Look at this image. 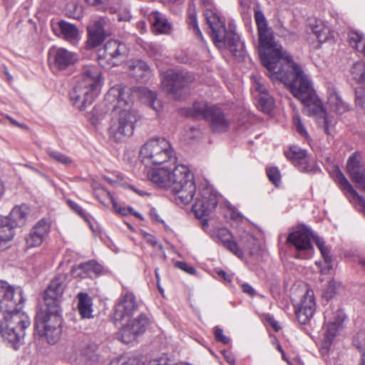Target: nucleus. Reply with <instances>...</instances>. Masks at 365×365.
I'll return each mask as SVG.
<instances>
[{
	"mask_svg": "<svg viewBox=\"0 0 365 365\" xmlns=\"http://www.w3.org/2000/svg\"><path fill=\"white\" fill-rule=\"evenodd\" d=\"M255 20L259 36V55L268 71V76L272 81L283 83L294 98L305 106V111L316 116L317 124L324 133L331 135L336 121L324 109L310 78L274 41L272 31L259 9H255Z\"/></svg>",
	"mask_w": 365,
	"mask_h": 365,
	"instance_id": "1",
	"label": "nucleus"
},
{
	"mask_svg": "<svg viewBox=\"0 0 365 365\" xmlns=\"http://www.w3.org/2000/svg\"><path fill=\"white\" fill-rule=\"evenodd\" d=\"M146 165H165L148 171V179L160 188L170 190L183 204L193 199L195 185L193 175L184 165H176L177 156L170 143L164 138H150L140 151Z\"/></svg>",
	"mask_w": 365,
	"mask_h": 365,
	"instance_id": "2",
	"label": "nucleus"
},
{
	"mask_svg": "<svg viewBox=\"0 0 365 365\" xmlns=\"http://www.w3.org/2000/svg\"><path fill=\"white\" fill-rule=\"evenodd\" d=\"M24 300L21 290L0 281V334L15 350L24 344L25 330L30 325L29 317L21 312Z\"/></svg>",
	"mask_w": 365,
	"mask_h": 365,
	"instance_id": "3",
	"label": "nucleus"
},
{
	"mask_svg": "<svg viewBox=\"0 0 365 365\" xmlns=\"http://www.w3.org/2000/svg\"><path fill=\"white\" fill-rule=\"evenodd\" d=\"M65 281L63 275H58L50 282L43 296L46 309L36 315V328L43 329V334L51 344L57 342L61 333V303L66 287Z\"/></svg>",
	"mask_w": 365,
	"mask_h": 365,
	"instance_id": "4",
	"label": "nucleus"
},
{
	"mask_svg": "<svg viewBox=\"0 0 365 365\" xmlns=\"http://www.w3.org/2000/svg\"><path fill=\"white\" fill-rule=\"evenodd\" d=\"M102 73L96 65L84 66L71 100L78 110H84L98 95L102 86Z\"/></svg>",
	"mask_w": 365,
	"mask_h": 365,
	"instance_id": "5",
	"label": "nucleus"
},
{
	"mask_svg": "<svg viewBox=\"0 0 365 365\" xmlns=\"http://www.w3.org/2000/svg\"><path fill=\"white\" fill-rule=\"evenodd\" d=\"M204 15L216 46L227 47L235 58L242 60L245 54V45L239 35L231 29L227 31L225 23L212 10L206 9Z\"/></svg>",
	"mask_w": 365,
	"mask_h": 365,
	"instance_id": "6",
	"label": "nucleus"
},
{
	"mask_svg": "<svg viewBox=\"0 0 365 365\" xmlns=\"http://www.w3.org/2000/svg\"><path fill=\"white\" fill-rule=\"evenodd\" d=\"M311 238L313 239L320 250L328 268H331V258L329 248L325 246L324 240L319 236L314 235L307 226L299 225L296 230L288 235L287 242L293 245L298 251V253L295 255L296 258L306 259L310 257V253L313 249L311 245Z\"/></svg>",
	"mask_w": 365,
	"mask_h": 365,
	"instance_id": "7",
	"label": "nucleus"
},
{
	"mask_svg": "<svg viewBox=\"0 0 365 365\" xmlns=\"http://www.w3.org/2000/svg\"><path fill=\"white\" fill-rule=\"evenodd\" d=\"M140 115L135 108L113 110L109 132L116 142L123 141L133 134Z\"/></svg>",
	"mask_w": 365,
	"mask_h": 365,
	"instance_id": "8",
	"label": "nucleus"
},
{
	"mask_svg": "<svg viewBox=\"0 0 365 365\" xmlns=\"http://www.w3.org/2000/svg\"><path fill=\"white\" fill-rule=\"evenodd\" d=\"M199 193L200 197L196 199L192 205V211L196 217L200 220L202 227L206 230L208 227L207 217L216 208L219 195L217 191L207 184L202 185Z\"/></svg>",
	"mask_w": 365,
	"mask_h": 365,
	"instance_id": "9",
	"label": "nucleus"
},
{
	"mask_svg": "<svg viewBox=\"0 0 365 365\" xmlns=\"http://www.w3.org/2000/svg\"><path fill=\"white\" fill-rule=\"evenodd\" d=\"M192 112L194 117L206 120L215 133H225L230 128V120L218 108L197 102L193 104Z\"/></svg>",
	"mask_w": 365,
	"mask_h": 365,
	"instance_id": "10",
	"label": "nucleus"
},
{
	"mask_svg": "<svg viewBox=\"0 0 365 365\" xmlns=\"http://www.w3.org/2000/svg\"><path fill=\"white\" fill-rule=\"evenodd\" d=\"M193 81L194 78L187 72L169 70L163 74L162 88L168 95L178 99Z\"/></svg>",
	"mask_w": 365,
	"mask_h": 365,
	"instance_id": "11",
	"label": "nucleus"
},
{
	"mask_svg": "<svg viewBox=\"0 0 365 365\" xmlns=\"http://www.w3.org/2000/svg\"><path fill=\"white\" fill-rule=\"evenodd\" d=\"M128 53L127 46L117 40L108 41L101 51L98 63L102 67H113L124 61Z\"/></svg>",
	"mask_w": 365,
	"mask_h": 365,
	"instance_id": "12",
	"label": "nucleus"
},
{
	"mask_svg": "<svg viewBox=\"0 0 365 365\" xmlns=\"http://www.w3.org/2000/svg\"><path fill=\"white\" fill-rule=\"evenodd\" d=\"M344 319L345 315L341 310L334 312L332 309H327L324 312V338L322 344L323 349H329L334 337L343 329Z\"/></svg>",
	"mask_w": 365,
	"mask_h": 365,
	"instance_id": "13",
	"label": "nucleus"
},
{
	"mask_svg": "<svg viewBox=\"0 0 365 365\" xmlns=\"http://www.w3.org/2000/svg\"><path fill=\"white\" fill-rule=\"evenodd\" d=\"M135 91V87H127L121 84L115 85L108 91L105 101L113 105V110L133 108Z\"/></svg>",
	"mask_w": 365,
	"mask_h": 365,
	"instance_id": "14",
	"label": "nucleus"
},
{
	"mask_svg": "<svg viewBox=\"0 0 365 365\" xmlns=\"http://www.w3.org/2000/svg\"><path fill=\"white\" fill-rule=\"evenodd\" d=\"M127 323L123 326L119 337L125 344L130 342L136 336L143 334L149 324V319L145 314H139L136 318L126 319Z\"/></svg>",
	"mask_w": 365,
	"mask_h": 365,
	"instance_id": "15",
	"label": "nucleus"
},
{
	"mask_svg": "<svg viewBox=\"0 0 365 365\" xmlns=\"http://www.w3.org/2000/svg\"><path fill=\"white\" fill-rule=\"evenodd\" d=\"M138 303L133 293L126 290L115 306L114 318L117 321H124L131 318L138 310Z\"/></svg>",
	"mask_w": 365,
	"mask_h": 365,
	"instance_id": "16",
	"label": "nucleus"
},
{
	"mask_svg": "<svg viewBox=\"0 0 365 365\" xmlns=\"http://www.w3.org/2000/svg\"><path fill=\"white\" fill-rule=\"evenodd\" d=\"M77 61V56L63 48L52 47L48 51V63L51 68L65 70L73 65Z\"/></svg>",
	"mask_w": 365,
	"mask_h": 365,
	"instance_id": "17",
	"label": "nucleus"
},
{
	"mask_svg": "<svg viewBox=\"0 0 365 365\" xmlns=\"http://www.w3.org/2000/svg\"><path fill=\"white\" fill-rule=\"evenodd\" d=\"M316 310V302L314 291L307 289L302 297L299 303L295 305V314L299 322L307 324L313 317Z\"/></svg>",
	"mask_w": 365,
	"mask_h": 365,
	"instance_id": "18",
	"label": "nucleus"
},
{
	"mask_svg": "<svg viewBox=\"0 0 365 365\" xmlns=\"http://www.w3.org/2000/svg\"><path fill=\"white\" fill-rule=\"evenodd\" d=\"M51 230L49 222L41 219L36 222L25 238L27 247L32 248L40 246L47 237Z\"/></svg>",
	"mask_w": 365,
	"mask_h": 365,
	"instance_id": "19",
	"label": "nucleus"
},
{
	"mask_svg": "<svg viewBox=\"0 0 365 365\" xmlns=\"http://www.w3.org/2000/svg\"><path fill=\"white\" fill-rule=\"evenodd\" d=\"M287 159L291 160L302 172H310L314 167V163H310L309 157L305 150L297 146H291L284 152Z\"/></svg>",
	"mask_w": 365,
	"mask_h": 365,
	"instance_id": "20",
	"label": "nucleus"
},
{
	"mask_svg": "<svg viewBox=\"0 0 365 365\" xmlns=\"http://www.w3.org/2000/svg\"><path fill=\"white\" fill-rule=\"evenodd\" d=\"M108 23L106 17H101L88 26V43L91 47L99 46L105 39V26Z\"/></svg>",
	"mask_w": 365,
	"mask_h": 365,
	"instance_id": "21",
	"label": "nucleus"
},
{
	"mask_svg": "<svg viewBox=\"0 0 365 365\" xmlns=\"http://www.w3.org/2000/svg\"><path fill=\"white\" fill-rule=\"evenodd\" d=\"M215 240L222 242L223 246L230 252L233 253L239 258H242L244 252L242 249L240 248L237 242L233 240L232 233L227 228L222 227L216 230L213 234Z\"/></svg>",
	"mask_w": 365,
	"mask_h": 365,
	"instance_id": "22",
	"label": "nucleus"
},
{
	"mask_svg": "<svg viewBox=\"0 0 365 365\" xmlns=\"http://www.w3.org/2000/svg\"><path fill=\"white\" fill-rule=\"evenodd\" d=\"M128 73L137 81L146 82L150 76V70L147 63L140 59L130 60L127 63Z\"/></svg>",
	"mask_w": 365,
	"mask_h": 365,
	"instance_id": "23",
	"label": "nucleus"
},
{
	"mask_svg": "<svg viewBox=\"0 0 365 365\" xmlns=\"http://www.w3.org/2000/svg\"><path fill=\"white\" fill-rule=\"evenodd\" d=\"M336 180L340 187L349 194L350 200L353 202H357L365 214V199L359 195L340 170H338L336 174Z\"/></svg>",
	"mask_w": 365,
	"mask_h": 365,
	"instance_id": "24",
	"label": "nucleus"
},
{
	"mask_svg": "<svg viewBox=\"0 0 365 365\" xmlns=\"http://www.w3.org/2000/svg\"><path fill=\"white\" fill-rule=\"evenodd\" d=\"M14 229L8 217L0 216V250H5L8 247V243L14 237Z\"/></svg>",
	"mask_w": 365,
	"mask_h": 365,
	"instance_id": "25",
	"label": "nucleus"
},
{
	"mask_svg": "<svg viewBox=\"0 0 365 365\" xmlns=\"http://www.w3.org/2000/svg\"><path fill=\"white\" fill-rule=\"evenodd\" d=\"M135 98H140L155 111L159 112L160 110L161 104L157 100V96L155 92L150 91L145 87H135Z\"/></svg>",
	"mask_w": 365,
	"mask_h": 365,
	"instance_id": "26",
	"label": "nucleus"
},
{
	"mask_svg": "<svg viewBox=\"0 0 365 365\" xmlns=\"http://www.w3.org/2000/svg\"><path fill=\"white\" fill-rule=\"evenodd\" d=\"M30 208L25 204L15 206L7 217L13 224L14 228L26 225Z\"/></svg>",
	"mask_w": 365,
	"mask_h": 365,
	"instance_id": "27",
	"label": "nucleus"
},
{
	"mask_svg": "<svg viewBox=\"0 0 365 365\" xmlns=\"http://www.w3.org/2000/svg\"><path fill=\"white\" fill-rule=\"evenodd\" d=\"M58 26L61 32V36L66 41L73 43L79 39V31L74 24L62 20L58 23Z\"/></svg>",
	"mask_w": 365,
	"mask_h": 365,
	"instance_id": "28",
	"label": "nucleus"
},
{
	"mask_svg": "<svg viewBox=\"0 0 365 365\" xmlns=\"http://www.w3.org/2000/svg\"><path fill=\"white\" fill-rule=\"evenodd\" d=\"M153 19V29L158 34H168L172 30V25L163 14L154 11L152 14Z\"/></svg>",
	"mask_w": 365,
	"mask_h": 365,
	"instance_id": "29",
	"label": "nucleus"
},
{
	"mask_svg": "<svg viewBox=\"0 0 365 365\" xmlns=\"http://www.w3.org/2000/svg\"><path fill=\"white\" fill-rule=\"evenodd\" d=\"M78 309L81 316L83 318H91L93 317L92 302L89 295L86 293L80 292L78 294Z\"/></svg>",
	"mask_w": 365,
	"mask_h": 365,
	"instance_id": "30",
	"label": "nucleus"
},
{
	"mask_svg": "<svg viewBox=\"0 0 365 365\" xmlns=\"http://www.w3.org/2000/svg\"><path fill=\"white\" fill-rule=\"evenodd\" d=\"M312 30L320 43L326 42L333 37L329 28L321 21H316L315 24L312 25Z\"/></svg>",
	"mask_w": 365,
	"mask_h": 365,
	"instance_id": "31",
	"label": "nucleus"
},
{
	"mask_svg": "<svg viewBox=\"0 0 365 365\" xmlns=\"http://www.w3.org/2000/svg\"><path fill=\"white\" fill-rule=\"evenodd\" d=\"M347 171L351 178L365 172V167L361 164L356 153H353L348 159L346 163Z\"/></svg>",
	"mask_w": 365,
	"mask_h": 365,
	"instance_id": "32",
	"label": "nucleus"
},
{
	"mask_svg": "<svg viewBox=\"0 0 365 365\" xmlns=\"http://www.w3.org/2000/svg\"><path fill=\"white\" fill-rule=\"evenodd\" d=\"M189 28L192 29V32L198 37L202 41L204 38L198 26L197 14L195 7L194 5L190 4L187 9V19Z\"/></svg>",
	"mask_w": 365,
	"mask_h": 365,
	"instance_id": "33",
	"label": "nucleus"
},
{
	"mask_svg": "<svg viewBox=\"0 0 365 365\" xmlns=\"http://www.w3.org/2000/svg\"><path fill=\"white\" fill-rule=\"evenodd\" d=\"M348 39L351 47L354 48L359 52H361L365 56V38L359 32L351 31L348 34Z\"/></svg>",
	"mask_w": 365,
	"mask_h": 365,
	"instance_id": "34",
	"label": "nucleus"
},
{
	"mask_svg": "<svg viewBox=\"0 0 365 365\" xmlns=\"http://www.w3.org/2000/svg\"><path fill=\"white\" fill-rule=\"evenodd\" d=\"M328 103L334 111L339 114L349 110V105L336 93L330 94L328 98Z\"/></svg>",
	"mask_w": 365,
	"mask_h": 365,
	"instance_id": "35",
	"label": "nucleus"
},
{
	"mask_svg": "<svg viewBox=\"0 0 365 365\" xmlns=\"http://www.w3.org/2000/svg\"><path fill=\"white\" fill-rule=\"evenodd\" d=\"M350 72L353 79L365 87V63L363 61L355 63Z\"/></svg>",
	"mask_w": 365,
	"mask_h": 365,
	"instance_id": "36",
	"label": "nucleus"
},
{
	"mask_svg": "<svg viewBox=\"0 0 365 365\" xmlns=\"http://www.w3.org/2000/svg\"><path fill=\"white\" fill-rule=\"evenodd\" d=\"M259 107L264 113H269L274 106V100L269 93L257 96Z\"/></svg>",
	"mask_w": 365,
	"mask_h": 365,
	"instance_id": "37",
	"label": "nucleus"
},
{
	"mask_svg": "<svg viewBox=\"0 0 365 365\" xmlns=\"http://www.w3.org/2000/svg\"><path fill=\"white\" fill-rule=\"evenodd\" d=\"M98 346L94 343L87 344L82 350V354L88 360L96 361L98 360V356L97 354Z\"/></svg>",
	"mask_w": 365,
	"mask_h": 365,
	"instance_id": "38",
	"label": "nucleus"
},
{
	"mask_svg": "<svg viewBox=\"0 0 365 365\" xmlns=\"http://www.w3.org/2000/svg\"><path fill=\"white\" fill-rule=\"evenodd\" d=\"M103 193H106V195L108 196V197L110 199L113 209L115 210L116 212L121 215H127L128 214L132 212L133 208L132 207H124L119 205L114 197L112 196L110 192L108 191L106 189L101 190Z\"/></svg>",
	"mask_w": 365,
	"mask_h": 365,
	"instance_id": "39",
	"label": "nucleus"
},
{
	"mask_svg": "<svg viewBox=\"0 0 365 365\" xmlns=\"http://www.w3.org/2000/svg\"><path fill=\"white\" fill-rule=\"evenodd\" d=\"M80 269H82L85 272L90 273L93 272L96 274H99L102 272L103 267L102 266L97 263L95 261H88L85 263H82L78 266Z\"/></svg>",
	"mask_w": 365,
	"mask_h": 365,
	"instance_id": "40",
	"label": "nucleus"
},
{
	"mask_svg": "<svg viewBox=\"0 0 365 365\" xmlns=\"http://www.w3.org/2000/svg\"><path fill=\"white\" fill-rule=\"evenodd\" d=\"M47 153L51 158L59 163L65 165H68L72 163V160L69 157L58 151L48 150Z\"/></svg>",
	"mask_w": 365,
	"mask_h": 365,
	"instance_id": "41",
	"label": "nucleus"
},
{
	"mask_svg": "<svg viewBox=\"0 0 365 365\" xmlns=\"http://www.w3.org/2000/svg\"><path fill=\"white\" fill-rule=\"evenodd\" d=\"M253 89L258 93L257 96L265 95L269 93L267 86L264 85L262 78L253 76Z\"/></svg>",
	"mask_w": 365,
	"mask_h": 365,
	"instance_id": "42",
	"label": "nucleus"
},
{
	"mask_svg": "<svg viewBox=\"0 0 365 365\" xmlns=\"http://www.w3.org/2000/svg\"><path fill=\"white\" fill-rule=\"evenodd\" d=\"M355 345L356 348L361 353L362 364L365 365V332H360L358 334L355 340Z\"/></svg>",
	"mask_w": 365,
	"mask_h": 365,
	"instance_id": "43",
	"label": "nucleus"
},
{
	"mask_svg": "<svg viewBox=\"0 0 365 365\" xmlns=\"http://www.w3.org/2000/svg\"><path fill=\"white\" fill-rule=\"evenodd\" d=\"M255 241L256 240L252 235L248 233H244L240 237V243L244 250H250Z\"/></svg>",
	"mask_w": 365,
	"mask_h": 365,
	"instance_id": "44",
	"label": "nucleus"
},
{
	"mask_svg": "<svg viewBox=\"0 0 365 365\" xmlns=\"http://www.w3.org/2000/svg\"><path fill=\"white\" fill-rule=\"evenodd\" d=\"M267 175L269 180L276 186L280 182V174L277 168H269L267 169Z\"/></svg>",
	"mask_w": 365,
	"mask_h": 365,
	"instance_id": "45",
	"label": "nucleus"
},
{
	"mask_svg": "<svg viewBox=\"0 0 365 365\" xmlns=\"http://www.w3.org/2000/svg\"><path fill=\"white\" fill-rule=\"evenodd\" d=\"M293 123L296 128L297 131L304 137H308L307 131L306 130L304 124L302 123L299 116L298 115H295L293 117Z\"/></svg>",
	"mask_w": 365,
	"mask_h": 365,
	"instance_id": "46",
	"label": "nucleus"
},
{
	"mask_svg": "<svg viewBox=\"0 0 365 365\" xmlns=\"http://www.w3.org/2000/svg\"><path fill=\"white\" fill-rule=\"evenodd\" d=\"M67 205L68 207L75 212H76L79 216H81L83 218L87 217L86 212L83 210V209L78 205L76 202L72 201L71 200H66Z\"/></svg>",
	"mask_w": 365,
	"mask_h": 365,
	"instance_id": "47",
	"label": "nucleus"
},
{
	"mask_svg": "<svg viewBox=\"0 0 365 365\" xmlns=\"http://www.w3.org/2000/svg\"><path fill=\"white\" fill-rule=\"evenodd\" d=\"M356 105L365 111V92L362 89L356 90Z\"/></svg>",
	"mask_w": 365,
	"mask_h": 365,
	"instance_id": "48",
	"label": "nucleus"
},
{
	"mask_svg": "<svg viewBox=\"0 0 365 365\" xmlns=\"http://www.w3.org/2000/svg\"><path fill=\"white\" fill-rule=\"evenodd\" d=\"M215 337L217 341L224 344H227L230 342V339L223 333V330L218 327L214 328Z\"/></svg>",
	"mask_w": 365,
	"mask_h": 365,
	"instance_id": "49",
	"label": "nucleus"
},
{
	"mask_svg": "<svg viewBox=\"0 0 365 365\" xmlns=\"http://www.w3.org/2000/svg\"><path fill=\"white\" fill-rule=\"evenodd\" d=\"M351 180L356 184L359 189L365 192V171L351 178Z\"/></svg>",
	"mask_w": 365,
	"mask_h": 365,
	"instance_id": "50",
	"label": "nucleus"
},
{
	"mask_svg": "<svg viewBox=\"0 0 365 365\" xmlns=\"http://www.w3.org/2000/svg\"><path fill=\"white\" fill-rule=\"evenodd\" d=\"M89 4L96 6L98 10H106L108 0H86Z\"/></svg>",
	"mask_w": 365,
	"mask_h": 365,
	"instance_id": "51",
	"label": "nucleus"
},
{
	"mask_svg": "<svg viewBox=\"0 0 365 365\" xmlns=\"http://www.w3.org/2000/svg\"><path fill=\"white\" fill-rule=\"evenodd\" d=\"M175 266L190 274H195L196 272V269L193 267L189 266L185 262H177Z\"/></svg>",
	"mask_w": 365,
	"mask_h": 365,
	"instance_id": "52",
	"label": "nucleus"
},
{
	"mask_svg": "<svg viewBox=\"0 0 365 365\" xmlns=\"http://www.w3.org/2000/svg\"><path fill=\"white\" fill-rule=\"evenodd\" d=\"M337 285V283L334 281H330L329 282L327 291L325 292L326 297L331 298L333 297L336 292Z\"/></svg>",
	"mask_w": 365,
	"mask_h": 365,
	"instance_id": "53",
	"label": "nucleus"
},
{
	"mask_svg": "<svg viewBox=\"0 0 365 365\" xmlns=\"http://www.w3.org/2000/svg\"><path fill=\"white\" fill-rule=\"evenodd\" d=\"M242 292L250 297H254L256 294L255 289L248 283H243L241 284Z\"/></svg>",
	"mask_w": 365,
	"mask_h": 365,
	"instance_id": "54",
	"label": "nucleus"
},
{
	"mask_svg": "<svg viewBox=\"0 0 365 365\" xmlns=\"http://www.w3.org/2000/svg\"><path fill=\"white\" fill-rule=\"evenodd\" d=\"M222 354L225 359L229 364L235 365V355L232 352H230L229 351L224 350L222 351Z\"/></svg>",
	"mask_w": 365,
	"mask_h": 365,
	"instance_id": "55",
	"label": "nucleus"
},
{
	"mask_svg": "<svg viewBox=\"0 0 365 365\" xmlns=\"http://www.w3.org/2000/svg\"><path fill=\"white\" fill-rule=\"evenodd\" d=\"M148 365H170L169 360L165 356H162L152 360Z\"/></svg>",
	"mask_w": 365,
	"mask_h": 365,
	"instance_id": "56",
	"label": "nucleus"
},
{
	"mask_svg": "<svg viewBox=\"0 0 365 365\" xmlns=\"http://www.w3.org/2000/svg\"><path fill=\"white\" fill-rule=\"evenodd\" d=\"M145 238L146 242L150 243L153 247H157L159 245L156 238L151 235H147Z\"/></svg>",
	"mask_w": 365,
	"mask_h": 365,
	"instance_id": "57",
	"label": "nucleus"
},
{
	"mask_svg": "<svg viewBox=\"0 0 365 365\" xmlns=\"http://www.w3.org/2000/svg\"><path fill=\"white\" fill-rule=\"evenodd\" d=\"M150 215L152 218L155 219L156 221L160 222H163V220H162L159 215L157 214L156 210L155 209H151L150 211Z\"/></svg>",
	"mask_w": 365,
	"mask_h": 365,
	"instance_id": "58",
	"label": "nucleus"
},
{
	"mask_svg": "<svg viewBox=\"0 0 365 365\" xmlns=\"http://www.w3.org/2000/svg\"><path fill=\"white\" fill-rule=\"evenodd\" d=\"M6 118H7V119H9V120L11 122V123L12 125L24 128V129L27 128V126L26 125L19 123L16 120H15L12 118H11L8 115L6 116Z\"/></svg>",
	"mask_w": 365,
	"mask_h": 365,
	"instance_id": "59",
	"label": "nucleus"
},
{
	"mask_svg": "<svg viewBox=\"0 0 365 365\" xmlns=\"http://www.w3.org/2000/svg\"><path fill=\"white\" fill-rule=\"evenodd\" d=\"M269 322L270 323V325L275 331H278L280 329L279 323L277 321L274 319H269Z\"/></svg>",
	"mask_w": 365,
	"mask_h": 365,
	"instance_id": "60",
	"label": "nucleus"
},
{
	"mask_svg": "<svg viewBox=\"0 0 365 365\" xmlns=\"http://www.w3.org/2000/svg\"><path fill=\"white\" fill-rule=\"evenodd\" d=\"M218 275L224 278L225 280L230 281V277L226 273V272L223 270H220L218 272Z\"/></svg>",
	"mask_w": 365,
	"mask_h": 365,
	"instance_id": "61",
	"label": "nucleus"
},
{
	"mask_svg": "<svg viewBox=\"0 0 365 365\" xmlns=\"http://www.w3.org/2000/svg\"><path fill=\"white\" fill-rule=\"evenodd\" d=\"M242 6H247L251 0H239Z\"/></svg>",
	"mask_w": 365,
	"mask_h": 365,
	"instance_id": "62",
	"label": "nucleus"
},
{
	"mask_svg": "<svg viewBox=\"0 0 365 365\" xmlns=\"http://www.w3.org/2000/svg\"><path fill=\"white\" fill-rule=\"evenodd\" d=\"M130 214H132L134 216H136L137 217H138L140 220H143V216L140 213H138L137 212H134L133 210H132V212H130Z\"/></svg>",
	"mask_w": 365,
	"mask_h": 365,
	"instance_id": "63",
	"label": "nucleus"
},
{
	"mask_svg": "<svg viewBox=\"0 0 365 365\" xmlns=\"http://www.w3.org/2000/svg\"><path fill=\"white\" fill-rule=\"evenodd\" d=\"M276 347L277 349L280 351V352H283L284 350L282 347V346L280 345V344L276 340Z\"/></svg>",
	"mask_w": 365,
	"mask_h": 365,
	"instance_id": "64",
	"label": "nucleus"
}]
</instances>
